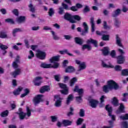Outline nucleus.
Listing matches in <instances>:
<instances>
[{"instance_id":"nucleus-40","label":"nucleus","mask_w":128,"mask_h":128,"mask_svg":"<svg viewBox=\"0 0 128 128\" xmlns=\"http://www.w3.org/2000/svg\"><path fill=\"white\" fill-rule=\"evenodd\" d=\"M28 6L30 10V12H36V8L34 7V5H32V4H30Z\"/></svg>"},{"instance_id":"nucleus-31","label":"nucleus","mask_w":128,"mask_h":128,"mask_svg":"<svg viewBox=\"0 0 128 128\" xmlns=\"http://www.w3.org/2000/svg\"><path fill=\"white\" fill-rule=\"evenodd\" d=\"M24 94H21L20 98H24L26 96H28V94H30V89L26 88V89L24 90Z\"/></svg>"},{"instance_id":"nucleus-7","label":"nucleus","mask_w":128,"mask_h":128,"mask_svg":"<svg viewBox=\"0 0 128 128\" xmlns=\"http://www.w3.org/2000/svg\"><path fill=\"white\" fill-rule=\"evenodd\" d=\"M36 56L38 58H39V60H46V52H44L38 50L37 52V54H36Z\"/></svg>"},{"instance_id":"nucleus-53","label":"nucleus","mask_w":128,"mask_h":128,"mask_svg":"<svg viewBox=\"0 0 128 128\" xmlns=\"http://www.w3.org/2000/svg\"><path fill=\"white\" fill-rule=\"evenodd\" d=\"M58 86L60 88H62L63 90H64L68 88L66 84H64L62 83H58Z\"/></svg>"},{"instance_id":"nucleus-32","label":"nucleus","mask_w":128,"mask_h":128,"mask_svg":"<svg viewBox=\"0 0 128 128\" xmlns=\"http://www.w3.org/2000/svg\"><path fill=\"white\" fill-rule=\"evenodd\" d=\"M0 115L2 118H6L8 116V110H6L4 112H1Z\"/></svg>"},{"instance_id":"nucleus-9","label":"nucleus","mask_w":128,"mask_h":128,"mask_svg":"<svg viewBox=\"0 0 128 128\" xmlns=\"http://www.w3.org/2000/svg\"><path fill=\"white\" fill-rule=\"evenodd\" d=\"M90 106L92 108H96L98 104V101L94 99H90L89 101Z\"/></svg>"},{"instance_id":"nucleus-3","label":"nucleus","mask_w":128,"mask_h":128,"mask_svg":"<svg viewBox=\"0 0 128 128\" xmlns=\"http://www.w3.org/2000/svg\"><path fill=\"white\" fill-rule=\"evenodd\" d=\"M112 104L114 106H120L118 110H116V114H124L125 112L124 111V106L122 103L120 104L118 102V99L116 97H114L112 100Z\"/></svg>"},{"instance_id":"nucleus-63","label":"nucleus","mask_w":128,"mask_h":128,"mask_svg":"<svg viewBox=\"0 0 128 128\" xmlns=\"http://www.w3.org/2000/svg\"><path fill=\"white\" fill-rule=\"evenodd\" d=\"M0 12H2V14H6V10L4 8H1Z\"/></svg>"},{"instance_id":"nucleus-33","label":"nucleus","mask_w":128,"mask_h":128,"mask_svg":"<svg viewBox=\"0 0 128 128\" xmlns=\"http://www.w3.org/2000/svg\"><path fill=\"white\" fill-rule=\"evenodd\" d=\"M116 44L118 46H122V42H120V38L118 36V35H116Z\"/></svg>"},{"instance_id":"nucleus-48","label":"nucleus","mask_w":128,"mask_h":128,"mask_svg":"<svg viewBox=\"0 0 128 128\" xmlns=\"http://www.w3.org/2000/svg\"><path fill=\"white\" fill-rule=\"evenodd\" d=\"M122 75L124 76H128V69H124L122 70Z\"/></svg>"},{"instance_id":"nucleus-52","label":"nucleus","mask_w":128,"mask_h":128,"mask_svg":"<svg viewBox=\"0 0 128 128\" xmlns=\"http://www.w3.org/2000/svg\"><path fill=\"white\" fill-rule=\"evenodd\" d=\"M61 93L62 94H65L66 96L68 94V88H66L65 89L61 90Z\"/></svg>"},{"instance_id":"nucleus-59","label":"nucleus","mask_w":128,"mask_h":128,"mask_svg":"<svg viewBox=\"0 0 128 128\" xmlns=\"http://www.w3.org/2000/svg\"><path fill=\"white\" fill-rule=\"evenodd\" d=\"M12 14H14V16H18V9H14L12 11Z\"/></svg>"},{"instance_id":"nucleus-39","label":"nucleus","mask_w":128,"mask_h":128,"mask_svg":"<svg viewBox=\"0 0 128 128\" xmlns=\"http://www.w3.org/2000/svg\"><path fill=\"white\" fill-rule=\"evenodd\" d=\"M102 64L103 68H114V66L112 65L106 64L104 63V61H102Z\"/></svg>"},{"instance_id":"nucleus-1","label":"nucleus","mask_w":128,"mask_h":128,"mask_svg":"<svg viewBox=\"0 0 128 128\" xmlns=\"http://www.w3.org/2000/svg\"><path fill=\"white\" fill-rule=\"evenodd\" d=\"M118 88H120V86L116 82L114 81V80H110L108 82L107 85L103 86L102 92H105V94H108L111 90H118Z\"/></svg>"},{"instance_id":"nucleus-45","label":"nucleus","mask_w":128,"mask_h":128,"mask_svg":"<svg viewBox=\"0 0 128 128\" xmlns=\"http://www.w3.org/2000/svg\"><path fill=\"white\" fill-rule=\"evenodd\" d=\"M68 60H64L62 62V66L64 68H66L68 66Z\"/></svg>"},{"instance_id":"nucleus-19","label":"nucleus","mask_w":128,"mask_h":128,"mask_svg":"<svg viewBox=\"0 0 128 128\" xmlns=\"http://www.w3.org/2000/svg\"><path fill=\"white\" fill-rule=\"evenodd\" d=\"M74 42L77 44L82 46L84 44V40L78 37H76L74 38Z\"/></svg>"},{"instance_id":"nucleus-13","label":"nucleus","mask_w":128,"mask_h":128,"mask_svg":"<svg viewBox=\"0 0 128 128\" xmlns=\"http://www.w3.org/2000/svg\"><path fill=\"white\" fill-rule=\"evenodd\" d=\"M50 88L48 86H42L40 90V94H44V92H50Z\"/></svg>"},{"instance_id":"nucleus-61","label":"nucleus","mask_w":128,"mask_h":128,"mask_svg":"<svg viewBox=\"0 0 128 128\" xmlns=\"http://www.w3.org/2000/svg\"><path fill=\"white\" fill-rule=\"evenodd\" d=\"M110 56H112V58H116V50H112L110 53Z\"/></svg>"},{"instance_id":"nucleus-11","label":"nucleus","mask_w":128,"mask_h":128,"mask_svg":"<svg viewBox=\"0 0 128 128\" xmlns=\"http://www.w3.org/2000/svg\"><path fill=\"white\" fill-rule=\"evenodd\" d=\"M117 64H122L124 62L126 61V58L124 56L122 55H120L117 56Z\"/></svg>"},{"instance_id":"nucleus-46","label":"nucleus","mask_w":128,"mask_h":128,"mask_svg":"<svg viewBox=\"0 0 128 128\" xmlns=\"http://www.w3.org/2000/svg\"><path fill=\"white\" fill-rule=\"evenodd\" d=\"M85 112L84 109H80V111L79 112V116L80 118H84V116Z\"/></svg>"},{"instance_id":"nucleus-57","label":"nucleus","mask_w":128,"mask_h":128,"mask_svg":"<svg viewBox=\"0 0 128 128\" xmlns=\"http://www.w3.org/2000/svg\"><path fill=\"white\" fill-rule=\"evenodd\" d=\"M30 55L28 56V58H29V60H30L31 58H32L34 56V54L32 50H30Z\"/></svg>"},{"instance_id":"nucleus-42","label":"nucleus","mask_w":128,"mask_h":128,"mask_svg":"<svg viewBox=\"0 0 128 128\" xmlns=\"http://www.w3.org/2000/svg\"><path fill=\"white\" fill-rule=\"evenodd\" d=\"M90 7L88 6H85V7L83 10L84 14L88 12H90Z\"/></svg>"},{"instance_id":"nucleus-64","label":"nucleus","mask_w":128,"mask_h":128,"mask_svg":"<svg viewBox=\"0 0 128 128\" xmlns=\"http://www.w3.org/2000/svg\"><path fill=\"white\" fill-rule=\"evenodd\" d=\"M123 126L124 128H128V122H124L122 123Z\"/></svg>"},{"instance_id":"nucleus-51","label":"nucleus","mask_w":128,"mask_h":128,"mask_svg":"<svg viewBox=\"0 0 128 128\" xmlns=\"http://www.w3.org/2000/svg\"><path fill=\"white\" fill-rule=\"evenodd\" d=\"M70 112H69L67 116H74V108H72V107H70Z\"/></svg>"},{"instance_id":"nucleus-8","label":"nucleus","mask_w":128,"mask_h":128,"mask_svg":"<svg viewBox=\"0 0 128 128\" xmlns=\"http://www.w3.org/2000/svg\"><path fill=\"white\" fill-rule=\"evenodd\" d=\"M54 98L56 100L55 102V106L58 108L62 106V98L60 97V95H55L54 96Z\"/></svg>"},{"instance_id":"nucleus-22","label":"nucleus","mask_w":128,"mask_h":128,"mask_svg":"<svg viewBox=\"0 0 128 128\" xmlns=\"http://www.w3.org/2000/svg\"><path fill=\"white\" fill-rule=\"evenodd\" d=\"M62 124H64V126H72V122L68 120H64L62 121Z\"/></svg>"},{"instance_id":"nucleus-50","label":"nucleus","mask_w":128,"mask_h":128,"mask_svg":"<svg viewBox=\"0 0 128 128\" xmlns=\"http://www.w3.org/2000/svg\"><path fill=\"white\" fill-rule=\"evenodd\" d=\"M48 14L50 16H52L54 14V9L52 8H50L49 9V12H48Z\"/></svg>"},{"instance_id":"nucleus-29","label":"nucleus","mask_w":128,"mask_h":128,"mask_svg":"<svg viewBox=\"0 0 128 128\" xmlns=\"http://www.w3.org/2000/svg\"><path fill=\"white\" fill-rule=\"evenodd\" d=\"M22 32V30L20 28H16L12 30L13 36H16V32Z\"/></svg>"},{"instance_id":"nucleus-34","label":"nucleus","mask_w":128,"mask_h":128,"mask_svg":"<svg viewBox=\"0 0 128 128\" xmlns=\"http://www.w3.org/2000/svg\"><path fill=\"white\" fill-rule=\"evenodd\" d=\"M5 22L10 24H14V19L8 18L5 20Z\"/></svg>"},{"instance_id":"nucleus-15","label":"nucleus","mask_w":128,"mask_h":128,"mask_svg":"<svg viewBox=\"0 0 128 128\" xmlns=\"http://www.w3.org/2000/svg\"><path fill=\"white\" fill-rule=\"evenodd\" d=\"M20 68H17L14 72H12L11 74L14 78H16L17 76L20 74Z\"/></svg>"},{"instance_id":"nucleus-28","label":"nucleus","mask_w":128,"mask_h":128,"mask_svg":"<svg viewBox=\"0 0 128 128\" xmlns=\"http://www.w3.org/2000/svg\"><path fill=\"white\" fill-rule=\"evenodd\" d=\"M40 66L43 68H52V64H46L44 62H43L41 64Z\"/></svg>"},{"instance_id":"nucleus-36","label":"nucleus","mask_w":128,"mask_h":128,"mask_svg":"<svg viewBox=\"0 0 128 128\" xmlns=\"http://www.w3.org/2000/svg\"><path fill=\"white\" fill-rule=\"evenodd\" d=\"M102 40H105V41L110 40V35L108 34L102 35Z\"/></svg>"},{"instance_id":"nucleus-23","label":"nucleus","mask_w":128,"mask_h":128,"mask_svg":"<svg viewBox=\"0 0 128 128\" xmlns=\"http://www.w3.org/2000/svg\"><path fill=\"white\" fill-rule=\"evenodd\" d=\"M22 87H18L16 90H15L14 92H13V94L14 96H18L20 94V92L22 90Z\"/></svg>"},{"instance_id":"nucleus-16","label":"nucleus","mask_w":128,"mask_h":128,"mask_svg":"<svg viewBox=\"0 0 128 128\" xmlns=\"http://www.w3.org/2000/svg\"><path fill=\"white\" fill-rule=\"evenodd\" d=\"M91 24V32H94L96 30L95 25H94V18L93 17L90 18V21Z\"/></svg>"},{"instance_id":"nucleus-44","label":"nucleus","mask_w":128,"mask_h":128,"mask_svg":"<svg viewBox=\"0 0 128 128\" xmlns=\"http://www.w3.org/2000/svg\"><path fill=\"white\" fill-rule=\"evenodd\" d=\"M128 98V93H124L123 94V98L122 100V102H127Z\"/></svg>"},{"instance_id":"nucleus-2","label":"nucleus","mask_w":128,"mask_h":128,"mask_svg":"<svg viewBox=\"0 0 128 128\" xmlns=\"http://www.w3.org/2000/svg\"><path fill=\"white\" fill-rule=\"evenodd\" d=\"M64 20H68V22H70L71 24H76V21L80 22L82 20V18L80 17L78 15H72V14L66 12L64 16Z\"/></svg>"},{"instance_id":"nucleus-56","label":"nucleus","mask_w":128,"mask_h":128,"mask_svg":"<svg viewBox=\"0 0 128 128\" xmlns=\"http://www.w3.org/2000/svg\"><path fill=\"white\" fill-rule=\"evenodd\" d=\"M62 6L64 10H70L68 6L64 2L62 3Z\"/></svg>"},{"instance_id":"nucleus-24","label":"nucleus","mask_w":128,"mask_h":128,"mask_svg":"<svg viewBox=\"0 0 128 128\" xmlns=\"http://www.w3.org/2000/svg\"><path fill=\"white\" fill-rule=\"evenodd\" d=\"M120 24H122V22L118 20V18H114V25L115 26L116 28H120Z\"/></svg>"},{"instance_id":"nucleus-30","label":"nucleus","mask_w":128,"mask_h":128,"mask_svg":"<svg viewBox=\"0 0 128 128\" xmlns=\"http://www.w3.org/2000/svg\"><path fill=\"white\" fill-rule=\"evenodd\" d=\"M92 50V46L86 44H84L82 46V50Z\"/></svg>"},{"instance_id":"nucleus-21","label":"nucleus","mask_w":128,"mask_h":128,"mask_svg":"<svg viewBox=\"0 0 128 128\" xmlns=\"http://www.w3.org/2000/svg\"><path fill=\"white\" fill-rule=\"evenodd\" d=\"M121 10L120 8H118L117 10L114 11V13L112 14V18H116V16H118L120 14H121Z\"/></svg>"},{"instance_id":"nucleus-47","label":"nucleus","mask_w":128,"mask_h":128,"mask_svg":"<svg viewBox=\"0 0 128 128\" xmlns=\"http://www.w3.org/2000/svg\"><path fill=\"white\" fill-rule=\"evenodd\" d=\"M59 66H60V63L58 62H54L53 66H52L51 64V68H58Z\"/></svg>"},{"instance_id":"nucleus-18","label":"nucleus","mask_w":128,"mask_h":128,"mask_svg":"<svg viewBox=\"0 0 128 128\" xmlns=\"http://www.w3.org/2000/svg\"><path fill=\"white\" fill-rule=\"evenodd\" d=\"M60 61V56H54L50 59V62L51 64L56 62Z\"/></svg>"},{"instance_id":"nucleus-25","label":"nucleus","mask_w":128,"mask_h":128,"mask_svg":"<svg viewBox=\"0 0 128 128\" xmlns=\"http://www.w3.org/2000/svg\"><path fill=\"white\" fill-rule=\"evenodd\" d=\"M17 22L19 24H22V22H26V16H20L17 18Z\"/></svg>"},{"instance_id":"nucleus-14","label":"nucleus","mask_w":128,"mask_h":128,"mask_svg":"<svg viewBox=\"0 0 128 128\" xmlns=\"http://www.w3.org/2000/svg\"><path fill=\"white\" fill-rule=\"evenodd\" d=\"M86 44H92L95 48H98V41L92 38H90V40H87Z\"/></svg>"},{"instance_id":"nucleus-4","label":"nucleus","mask_w":128,"mask_h":128,"mask_svg":"<svg viewBox=\"0 0 128 128\" xmlns=\"http://www.w3.org/2000/svg\"><path fill=\"white\" fill-rule=\"evenodd\" d=\"M74 92H78L79 96L76 97V101L78 102V104L82 102V96H84V89L80 88L78 86H76L74 89Z\"/></svg>"},{"instance_id":"nucleus-58","label":"nucleus","mask_w":128,"mask_h":128,"mask_svg":"<svg viewBox=\"0 0 128 128\" xmlns=\"http://www.w3.org/2000/svg\"><path fill=\"white\" fill-rule=\"evenodd\" d=\"M12 68H18V63L16 62H14L12 64Z\"/></svg>"},{"instance_id":"nucleus-20","label":"nucleus","mask_w":128,"mask_h":128,"mask_svg":"<svg viewBox=\"0 0 128 128\" xmlns=\"http://www.w3.org/2000/svg\"><path fill=\"white\" fill-rule=\"evenodd\" d=\"M73 100H74V96H72V94H69L66 100V104L68 106L70 104V102H72Z\"/></svg>"},{"instance_id":"nucleus-10","label":"nucleus","mask_w":128,"mask_h":128,"mask_svg":"<svg viewBox=\"0 0 128 128\" xmlns=\"http://www.w3.org/2000/svg\"><path fill=\"white\" fill-rule=\"evenodd\" d=\"M64 72L66 74H72L76 72V68L74 67L70 66L66 68Z\"/></svg>"},{"instance_id":"nucleus-49","label":"nucleus","mask_w":128,"mask_h":128,"mask_svg":"<svg viewBox=\"0 0 128 128\" xmlns=\"http://www.w3.org/2000/svg\"><path fill=\"white\" fill-rule=\"evenodd\" d=\"M0 48H1L2 50H8V47L6 45H4L2 43H0Z\"/></svg>"},{"instance_id":"nucleus-17","label":"nucleus","mask_w":128,"mask_h":128,"mask_svg":"<svg viewBox=\"0 0 128 128\" xmlns=\"http://www.w3.org/2000/svg\"><path fill=\"white\" fill-rule=\"evenodd\" d=\"M102 52L104 56H108V54H110V48L108 46L104 47L103 49L102 50Z\"/></svg>"},{"instance_id":"nucleus-12","label":"nucleus","mask_w":128,"mask_h":128,"mask_svg":"<svg viewBox=\"0 0 128 128\" xmlns=\"http://www.w3.org/2000/svg\"><path fill=\"white\" fill-rule=\"evenodd\" d=\"M83 26L84 28V30H82L81 34L82 36H86V34L88 32V26L86 22H83Z\"/></svg>"},{"instance_id":"nucleus-60","label":"nucleus","mask_w":128,"mask_h":128,"mask_svg":"<svg viewBox=\"0 0 128 128\" xmlns=\"http://www.w3.org/2000/svg\"><path fill=\"white\" fill-rule=\"evenodd\" d=\"M50 118L52 122H55L58 120V118L56 116H51Z\"/></svg>"},{"instance_id":"nucleus-5","label":"nucleus","mask_w":128,"mask_h":128,"mask_svg":"<svg viewBox=\"0 0 128 128\" xmlns=\"http://www.w3.org/2000/svg\"><path fill=\"white\" fill-rule=\"evenodd\" d=\"M26 112H24L22 113H18L20 120H24L26 116H28V118H30V116H32V110L30 109V107L28 106H27L26 107Z\"/></svg>"},{"instance_id":"nucleus-54","label":"nucleus","mask_w":128,"mask_h":128,"mask_svg":"<svg viewBox=\"0 0 128 128\" xmlns=\"http://www.w3.org/2000/svg\"><path fill=\"white\" fill-rule=\"evenodd\" d=\"M120 118L122 120H128V114H126L124 116H120Z\"/></svg>"},{"instance_id":"nucleus-35","label":"nucleus","mask_w":128,"mask_h":128,"mask_svg":"<svg viewBox=\"0 0 128 128\" xmlns=\"http://www.w3.org/2000/svg\"><path fill=\"white\" fill-rule=\"evenodd\" d=\"M50 32L52 34V37L54 40H60V37L58 36L56 33L53 30L50 31Z\"/></svg>"},{"instance_id":"nucleus-55","label":"nucleus","mask_w":128,"mask_h":128,"mask_svg":"<svg viewBox=\"0 0 128 128\" xmlns=\"http://www.w3.org/2000/svg\"><path fill=\"white\" fill-rule=\"evenodd\" d=\"M114 70H116V72H120V70H122V66H120L116 65L114 67Z\"/></svg>"},{"instance_id":"nucleus-38","label":"nucleus","mask_w":128,"mask_h":128,"mask_svg":"<svg viewBox=\"0 0 128 128\" xmlns=\"http://www.w3.org/2000/svg\"><path fill=\"white\" fill-rule=\"evenodd\" d=\"M59 10L58 11V14H60V16H62L64 14H66L64 12V9L62 7H60L58 8Z\"/></svg>"},{"instance_id":"nucleus-26","label":"nucleus","mask_w":128,"mask_h":128,"mask_svg":"<svg viewBox=\"0 0 128 128\" xmlns=\"http://www.w3.org/2000/svg\"><path fill=\"white\" fill-rule=\"evenodd\" d=\"M76 82H78V78H76L74 77L72 78L70 82V86H74V84H76Z\"/></svg>"},{"instance_id":"nucleus-43","label":"nucleus","mask_w":128,"mask_h":128,"mask_svg":"<svg viewBox=\"0 0 128 128\" xmlns=\"http://www.w3.org/2000/svg\"><path fill=\"white\" fill-rule=\"evenodd\" d=\"M103 22V28L104 30H108V28L110 30V26H108V22L106 21H104Z\"/></svg>"},{"instance_id":"nucleus-27","label":"nucleus","mask_w":128,"mask_h":128,"mask_svg":"<svg viewBox=\"0 0 128 128\" xmlns=\"http://www.w3.org/2000/svg\"><path fill=\"white\" fill-rule=\"evenodd\" d=\"M86 62H82L79 65V69L78 70V72H80V70H85L86 68Z\"/></svg>"},{"instance_id":"nucleus-62","label":"nucleus","mask_w":128,"mask_h":128,"mask_svg":"<svg viewBox=\"0 0 128 128\" xmlns=\"http://www.w3.org/2000/svg\"><path fill=\"white\" fill-rule=\"evenodd\" d=\"M70 10H72V12H78V8H76V6H71Z\"/></svg>"},{"instance_id":"nucleus-41","label":"nucleus","mask_w":128,"mask_h":128,"mask_svg":"<svg viewBox=\"0 0 128 128\" xmlns=\"http://www.w3.org/2000/svg\"><path fill=\"white\" fill-rule=\"evenodd\" d=\"M8 38V35L6 34V32H0V38Z\"/></svg>"},{"instance_id":"nucleus-6","label":"nucleus","mask_w":128,"mask_h":128,"mask_svg":"<svg viewBox=\"0 0 128 128\" xmlns=\"http://www.w3.org/2000/svg\"><path fill=\"white\" fill-rule=\"evenodd\" d=\"M42 98H44V95L42 94H38L35 96L33 98V102L34 106L38 104L40 102H44Z\"/></svg>"},{"instance_id":"nucleus-37","label":"nucleus","mask_w":128,"mask_h":128,"mask_svg":"<svg viewBox=\"0 0 128 128\" xmlns=\"http://www.w3.org/2000/svg\"><path fill=\"white\" fill-rule=\"evenodd\" d=\"M84 120L82 118H78L76 122V126H80L82 122H84Z\"/></svg>"}]
</instances>
